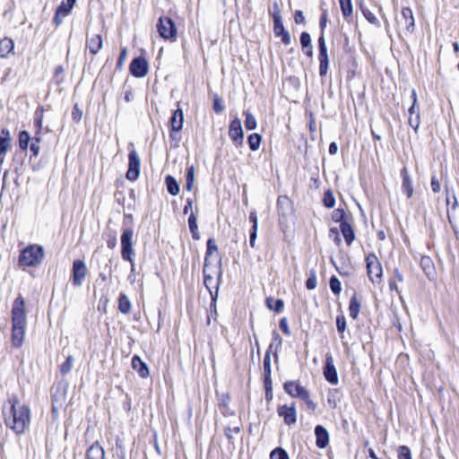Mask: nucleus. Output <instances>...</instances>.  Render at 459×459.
<instances>
[{
    "mask_svg": "<svg viewBox=\"0 0 459 459\" xmlns=\"http://www.w3.org/2000/svg\"><path fill=\"white\" fill-rule=\"evenodd\" d=\"M134 230L130 228L124 229L121 235V256L126 261H131L135 252L133 247Z\"/></svg>",
    "mask_w": 459,
    "mask_h": 459,
    "instance_id": "obj_4",
    "label": "nucleus"
},
{
    "mask_svg": "<svg viewBox=\"0 0 459 459\" xmlns=\"http://www.w3.org/2000/svg\"><path fill=\"white\" fill-rule=\"evenodd\" d=\"M261 139L262 138H261L260 134H251L248 136V139H247L249 148L252 151H257L259 149V147H260Z\"/></svg>",
    "mask_w": 459,
    "mask_h": 459,
    "instance_id": "obj_37",
    "label": "nucleus"
},
{
    "mask_svg": "<svg viewBox=\"0 0 459 459\" xmlns=\"http://www.w3.org/2000/svg\"><path fill=\"white\" fill-rule=\"evenodd\" d=\"M44 108L39 107L34 114V126L37 130L35 133V136L31 138V141L40 143L41 142V130L43 128V119H44Z\"/></svg>",
    "mask_w": 459,
    "mask_h": 459,
    "instance_id": "obj_19",
    "label": "nucleus"
},
{
    "mask_svg": "<svg viewBox=\"0 0 459 459\" xmlns=\"http://www.w3.org/2000/svg\"><path fill=\"white\" fill-rule=\"evenodd\" d=\"M74 357L72 355H69L67 358H66V360L65 362H64L61 366V372L62 374L65 375L67 373H69L73 368V363H74Z\"/></svg>",
    "mask_w": 459,
    "mask_h": 459,
    "instance_id": "obj_45",
    "label": "nucleus"
},
{
    "mask_svg": "<svg viewBox=\"0 0 459 459\" xmlns=\"http://www.w3.org/2000/svg\"><path fill=\"white\" fill-rule=\"evenodd\" d=\"M270 459H290L286 451L281 447L273 449L270 454Z\"/></svg>",
    "mask_w": 459,
    "mask_h": 459,
    "instance_id": "obj_43",
    "label": "nucleus"
},
{
    "mask_svg": "<svg viewBox=\"0 0 459 459\" xmlns=\"http://www.w3.org/2000/svg\"><path fill=\"white\" fill-rule=\"evenodd\" d=\"M44 257V250L39 245H30L24 248L19 256V266L22 268L34 267L39 264Z\"/></svg>",
    "mask_w": 459,
    "mask_h": 459,
    "instance_id": "obj_3",
    "label": "nucleus"
},
{
    "mask_svg": "<svg viewBox=\"0 0 459 459\" xmlns=\"http://www.w3.org/2000/svg\"><path fill=\"white\" fill-rule=\"evenodd\" d=\"M264 377H265V384L267 385L268 382H271L270 377H271V356L270 353L267 352L264 359Z\"/></svg>",
    "mask_w": 459,
    "mask_h": 459,
    "instance_id": "obj_39",
    "label": "nucleus"
},
{
    "mask_svg": "<svg viewBox=\"0 0 459 459\" xmlns=\"http://www.w3.org/2000/svg\"><path fill=\"white\" fill-rule=\"evenodd\" d=\"M217 250V245L214 239L209 238L207 241V251L205 258H207V262L209 261V256L212 255L213 252ZM206 259H204L205 261Z\"/></svg>",
    "mask_w": 459,
    "mask_h": 459,
    "instance_id": "obj_47",
    "label": "nucleus"
},
{
    "mask_svg": "<svg viewBox=\"0 0 459 459\" xmlns=\"http://www.w3.org/2000/svg\"><path fill=\"white\" fill-rule=\"evenodd\" d=\"M281 343H282V339H281V337L280 336V334H279L278 333L274 332V333H273V342H272V343L270 344L269 349H270V350H272V349H273V345H275V346H276V349H277L278 347L281 346Z\"/></svg>",
    "mask_w": 459,
    "mask_h": 459,
    "instance_id": "obj_52",
    "label": "nucleus"
},
{
    "mask_svg": "<svg viewBox=\"0 0 459 459\" xmlns=\"http://www.w3.org/2000/svg\"><path fill=\"white\" fill-rule=\"evenodd\" d=\"M346 213L344 212V210L342 209H336L333 212V215H332V218L334 221L336 222H342L344 221V217H345Z\"/></svg>",
    "mask_w": 459,
    "mask_h": 459,
    "instance_id": "obj_50",
    "label": "nucleus"
},
{
    "mask_svg": "<svg viewBox=\"0 0 459 459\" xmlns=\"http://www.w3.org/2000/svg\"><path fill=\"white\" fill-rule=\"evenodd\" d=\"M360 9H361V12H362L364 17L367 19V21L368 22H370L371 24L379 26L378 19L375 16V14L370 10L363 7L362 5H360Z\"/></svg>",
    "mask_w": 459,
    "mask_h": 459,
    "instance_id": "obj_40",
    "label": "nucleus"
},
{
    "mask_svg": "<svg viewBox=\"0 0 459 459\" xmlns=\"http://www.w3.org/2000/svg\"><path fill=\"white\" fill-rule=\"evenodd\" d=\"M186 181V190L192 191L195 183V167L193 165L187 168Z\"/></svg>",
    "mask_w": 459,
    "mask_h": 459,
    "instance_id": "obj_36",
    "label": "nucleus"
},
{
    "mask_svg": "<svg viewBox=\"0 0 459 459\" xmlns=\"http://www.w3.org/2000/svg\"><path fill=\"white\" fill-rule=\"evenodd\" d=\"M320 28H321V34H324V30L326 27L327 24V12L325 10L323 11L322 15L320 17Z\"/></svg>",
    "mask_w": 459,
    "mask_h": 459,
    "instance_id": "obj_58",
    "label": "nucleus"
},
{
    "mask_svg": "<svg viewBox=\"0 0 459 459\" xmlns=\"http://www.w3.org/2000/svg\"><path fill=\"white\" fill-rule=\"evenodd\" d=\"M13 321V343L15 347H21L23 344L26 329L25 302L22 297L15 299L12 309Z\"/></svg>",
    "mask_w": 459,
    "mask_h": 459,
    "instance_id": "obj_2",
    "label": "nucleus"
},
{
    "mask_svg": "<svg viewBox=\"0 0 459 459\" xmlns=\"http://www.w3.org/2000/svg\"><path fill=\"white\" fill-rule=\"evenodd\" d=\"M359 308H360V303L359 302L358 299L354 295L351 297V299L350 300V305H349L350 316L352 317L353 319H356L359 313Z\"/></svg>",
    "mask_w": 459,
    "mask_h": 459,
    "instance_id": "obj_32",
    "label": "nucleus"
},
{
    "mask_svg": "<svg viewBox=\"0 0 459 459\" xmlns=\"http://www.w3.org/2000/svg\"><path fill=\"white\" fill-rule=\"evenodd\" d=\"M272 15L273 19V31L275 36L281 37V41L284 45H290L291 41L290 35L283 26L280 10H275Z\"/></svg>",
    "mask_w": 459,
    "mask_h": 459,
    "instance_id": "obj_8",
    "label": "nucleus"
},
{
    "mask_svg": "<svg viewBox=\"0 0 459 459\" xmlns=\"http://www.w3.org/2000/svg\"><path fill=\"white\" fill-rule=\"evenodd\" d=\"M14 49V42L9 38H4L0 41V57L7 58L8 55Z\"/></svg>",
    "mask_w": 459,
    "mask_h": 459,
    "instance_id": "obj_27",
    "label": "nucleus"
},
{
    "mask_svg": "<svg viewBox=\"0 0 459 459\" xmlns=\"http://www.w3.org/2000/svg\"><path fill=\"white\" fill-rule=\"evenodd\" d=\"M267 307L275 312H280L283 307V301L281 299H274L273 298H268L266 299Z\"/></svg>",
    "mask_w": 459,
    "mask_h": 459,
    "instance_id": "obj_38",
    "label": "nucleus"
},
{
    "mask_svg": "<svg viewBox=\"0 0 459 459\" xmlns=\"http://www.w3.org/2000/svg\"><path fill=\"white\" fill-rule=\"evenodd\" d=\"M294 20L296 23H303L305 22L303 13L299 10H297L294 14Z\"/></svg>",
    "mask_w": 459,
    "mask_h": 459,
    "instance_id": "obj_62",
    "label": "nucleus"
},
{
    "mask_svg": "<svg viewBox=\"0 0 459 459\" xmlns=\"http://www.w3.org/2000/svg\"><path fill=\"white\" fill-rule=\"evenodd\" d=\"M244 115L246 117L245 126L247 130H253L256 127V119L255 117L249 112L245 111Z\"/></svg>",
    "mask_w": 459,
    "mask_h": 459,
    "instance_id": "obj_41",
    "label": "nucleus"
},
{
    "mask_svg": "<svg viewBox=\"0 0 459 459\" xmlns=\"http://www.w3.org/2000/svg\"><path fill=\"white\" fill-rule=\"evenodd\" d=\"M11 144V135L8 129H2L0 134V152H7Z\"/></svg>",
    "mask_w": 459,
    "mask_h": 459,
    "instance_id": "obj_30",
    "label": "nucleus"
},
{
    "mask_svg": "<svg viewBox=\"0 0 459 459\" xmlns=\"http://www.w3.org/2000/svg\"><path fill=\"white\" fill-rule=\"evenodd\" d=\"M324 204L327 208H333L335 204V199L331 191H326L324 195Z\"/></svg>",
    "mask_w": 459,
    "mask_h": 459,
    "instance_id": "obj_46",
    "label": "nucleus"
},
{
    "mask_svg": "<svg viewBox=\"0 0 459 459\" xmlns=\"http://www.w3.org/2000/svg\"><path fill=\"white\" fill-rule=\"evenodd\" d=\"M280 328L281 329V331L285 334H287V335L290 334V327H289V325H288V321H287V319L285 317L281 319V321H280Z\"/></svg>",
    "mask_w": 459,
    "mask_h": 459,
    "instance_id": "obj_57",
    "label": "nucleus"
},
{
    "mask_svg": "<svg viewBox=\"0 0 459 459\" xmlns=\"http://www.w3.org/2000/svg\"><path fill=\"white\" fill-rule=\"evenodd\" d=\"M285 392L290 394L291 397L296 398H307L308 391L300 385V384L297 381H288L284 384Z\"/></svg>",
    "mask_w": 459,
    "mask_h": 459,
    "instance_id": "obj_14",
    "label": "nucleus"
},
{
    "mask_svg": "<svg viewBox=\"0 0 459 459\" xmlns=\"http://www.w3.org/2000/svg\"><path fill=\"white\" fill-rule=\"evenodd\" d=\"M396 23L404 34H411L415 27V20L412 10L410 7H403L401 16L397 17Z\"/></svg>",
    "mask_w": 459,
    "mask_h": 459,
    "instance_id": "obj_5",
    "label": "nucleus"
},
{
    "mask_svg": "<svg viewBox=\"0 0 459 459\" xmlns=\"http://www.w3.org/2000/svg\"><path fill=\"white\" fill-rule=\"evenodd\" d=\"M157 30L161 38L169 40H175L177 28L172 20L169 17H160L157 23Z\"/></svg>",
    "mask_w": 459,
    "mask_h": 459,
    "instance_id": "obj_6",
    "label": "nucleus"
},
{
    "mask_svg": "<svg viewBox=\"0 0 459 459\" xmlns=\"http://www.w3.org/2000/svg\"><path fill=\"white\" fill-rule=\"evenodd\" d=\"M316 437V446L319 448H325L329 442V435L327 430L323 426H316L315 429Z\"/></svg>",
    "mask_w": 459,
    "mask_h": 459,
    "instance_id": "obj_23",
    "label": "nucleus"
},
{
    "mask_svg": "<svg viewBox=\"0 0 459 459\" xmlns=\"http://www.w3.org/2000/svg\"><path fill=\"white\" fill-rule=\"evenodd\" d=\"M301 400L307 403L308 408L313 411L316 410V404L310 399L309 393H307V398H302Z\"/></svg>",
    "mask_w": 459,
    "mask_h": 459,
    "instance_id": "obj_64",
    "label": "nucleus"
},
{
    "mask_svg": "<svg viewBox=\"0 0 459 459\" xmlns=\"http://www.w3.org/2000/svg\"><path fill=\"white\" fill-rule=\"evenodd\" d=\"M188 225L190 232L192 233V237L195 239H199V232L197 226V219L194 212H191L188 217Z\"/></svg>",
    "mask_w": 459,
    "mask_h": 459,
    "instance_id": "obj_33",
    "label": "nucleus"
},
{
    "mask_svg": "<svg viewBox=\"0 0 459 459\" xmlns=\"http://www.w3.org/2000/svg\"><path fill=\"white\" fill-rule=\"evenodd\" d=\"M30 144L29 145L30 152L34 157H38L40 153L39 143L34 141H30Z\"/></svg>",
    "mask_w": 459,
    "mask_h": 459,
    "instance_id": "obj_53",
    "label": "nucleus"
},
{
    "mask_svg": "<svg viewBox=\"0 0 459 459\" xmlns=\"http://www.w3.org/2000/svg\"><path fill=\"white\" fill-rule=\"evenodd\" d=\"M213 109L216 112H221L224 109V107L221 101L219 99H215L213 102Z\"/></svg>",
    "mask_w": 459,
    "mask_h": 459,
    "instance_id": "obj_63",
    "label": "nucleus"
},
{
    "mask_svg": "<svg viewBox=\"0 0 459 459\" xmlns=\"http://www.w3.org/2000/svg\"><path fill=\"white\" fill-rule=\"evenodd\" d=\"M316 285H317V281H316V276L313 274L312 276H310L307 281H306V287L308 289V290H314L316 288Z\"/></svg>",
    "mask_w": 459,
    "mask_h": 459,
    "instance_id": "obj_54",
    "label": "nucleus"
},
{
    "mask_svg": "<svg viewBox=\"0 0 459 459\" xmlns=\"http://www.w3.org/2000/svg\"><path fill=\"white\" fill-rule=\"evenodd\" d=\"M118 309L123 314H128L131 310V302L128 297L121 293L118 299Z\"/></svg>",
    "mask_w": 459,
    "mask_h": 459,
    "instance_id": "obj_31",
    "label": "nucleus"
},
{
    "mask_svg": "<svg viewBox=\"0 0 459 459\" xmlns=\"http://www.w3.org/2000/svg\"><path fill=\"white\" fill-rule=\"evenodd\" d=\"M401 177L403 178L402 190L408 198H411L413 195V186L406 167L401 170Z\"/></svg>",
    "mask_w": 459,
    "mask_h": 459,
    "instance_id": "obj_20",
    "label": "nucleus"
},
{
    "mask_svg": "<svg viewBox=\"0 0 459 459\" xmlns=\"http://www.w3.org/2000/svg\"><path fill=\"white\" fill-rule=\"evenodd\" d=\"M129 69L134 77L142 78L148 73V63L143 57H136L131 62Z\"/></svg>",
    "mask_w": 459,
    "mask_h": 459,
    "instance_id": "obj_13",
    "label": "nucleus"
},
{
    "mask_svg": "<svg viewBox=\"0 0 459 459\" xmlns=\"http://www.w3.org/2000/svg\"><path fill=\"white\" fill-rule=\"evenodd\" d=\"M431 189L434 193H438L441 190L440 183L435 177L431 178Z\"/></svg>",
    "mask_w": 459,
    "mask_h": 459,
    "instance_id": "obj_60",
    "label": "nucleus"
},
{
    "mask_svg": "<svg viewBox=\"0 0 459 459\" xmlns=\"http://www.w3.org/2000/svg\"><path fill=\"white\" fill-rule=\"evenodd\" d=\"M9 403L11 404L10 415L5 416V423L16 434H22L29 427L30 410L27 405L21 403L15 396L9 400Z\"/></svg>",
    "mask_w": 459,
    "mask_h": 459,
    "instance_id": "obj_1",
    "label": "nucleus"
},
{
    "mask_svg": "<svg viewBox=\"0 0 459 459\" xmlns=\"http://www.w3.org/2000/svg\"><path fill=\"white\" fill-rule=\"evenodd\" d=\"M420 266L422 267L425 274L431 278L434 275V265L429 256H422L420 259Z\"/></svg>",
    "mask_w": 459,
    "mask_h": 459,
    "instance_id": "obj_29",
    "label": "nucleus"
},
{
    "mask_svg": "<svg viewBox=\"0 0 459 459\" xmlns=\"http://www.w3.org/2000/svg\"><path fill=\"white\" fill-rule=\"evenodd\" d=\"M324 376L325 379L332 385L338 384L337 371L333 364V356L330 353L326 354L325 364L324 367Z\"/></svg>",
    "mask_w": 459,
    "mask_h": 459,
    "instance_id": "obj_12",
    "label": "nucleus"
},
{
    "mask_svg": "<svg viewBox=\"0 0 459 459\" xmlns=\"http://www.w3.org/2000/svg\"><path fill=\"white\" fill-rule=\"evenodd\" d=\"M279 416L282 417L284 422L287 425L295 424L297 421V412L295 403H291L290 406L281 405L278 408Z\"/></svg>",
    "mask_w": 459,
    "mask_h": 459,
    "instance_id": "obj_17",
    "label": "nucleus"
},
{
    "mask_svg": "<svg viewBox=\"0 0 459 459\" xmlns=\"http://www.w3.org/2000/svg\"><path fill=\"white\" fill-rule=\"evenodd\" d=\"M399 459H410L411 457V451L408 446H401L398 449Z\"/></svg>",
    "mask_w": 459,
    "mask_h": 459,
    "instance_id": "obj_49",
    "label": "nucleus"
},
{
    "mask_svg": "<svg viewBox=\"0 0 459 459\" xmlns=\"http://www.w3.org/2000/svg\"><path fill=\"white\" fill-rule=\"evenodd\" d=\"M229 135L236 144H241L243 143L244 133L239 118L237 117L231 121L229 129Z\"/></svg>",
    "mask_w": 459,
    "mask_h": 459,
    "instance_id": "obj_16",
    "label": "nucleus"
},
{
    "mask_svg": "<svg viewBox=\"0 0 459 459\" xmlns=\"http://www.w3.org/2000/svg\"><path fill=\"white\" fill-rule=\"evenodd\" d=\"M216 274H217L216 278L212 275L211 268L209 266V264H207V259H206L204 262V282L211 293H212V288H214L217 290L218 281L221 276V269L218 270Z\"/></svg>",
    "mask_w": 459,
    "mask_h": 459,
    "instance_id": "obj_18",
    "label": "nucleus"
},
{
    "mask_svg": "<svg viewBox=\"0 0 459 459\" xmlns=\"http://www.w3.org/2000/svg\"><path fill=\"white\" fill-rule=\"evenodd\" d=\"M184 115L181 108H178L174 111L170 118V126L172 131H180L183 126Z\"/></svg>",
    "mask_w": 459,
    "mask_h": 459,
    "instance_id": "obj_25",
    "label": "nucleus"
},
{
    "mask_svg": "<svg viewBox=\"0 0 459 459\" xmlns=\"http://www.w3.org/2000/svg\"><path fill=\"white\" fill-rule=\"evenodd\" d=\"M82 116V112L79 109L78 106L74 107L72 117L74 121H80Z\"/></svg>",
    "mask_w": 459,
    "mask_h": 459,
    "instance_id": "obj_59",
    "label": "nucleus"
},
{
    "mask_svg": "<svg viewBox=\"0 0 459 459\" xmlns=\"http://www.w3.org/2000/svg\"><path fill=\"white\" fill-rule=\"evenodd\" d=\"M337 330L340 333H343L346 329V319L343 316H339L336 318Z\"/></svg>",
    "mask_w": 459,
    "mask_h": 459,
    "instance_id": "obj_51",
    "label": "nucleus"
},
{
    "mask_svg": "<svg viewBox=\"0 0 459 459\" xmlns=\"http://www.w3.org/2000/svg\"><path fill=\"white\" fill-rule=\"evenodd\" d=\"M318 48H319V74L324 76L327 74L329 58L327 55V48L325 44V36L322 33L318 39Z\"/></svg>",
    "mask_w": 459,
    "mask_h": 459,
    "instance_id": "obj_9",
    "label": "nucleus"
},
{
    "mask_svg": "<svg viewBox=\"0 0 459 459\" xmlns=\"http://www.w3.org/2000/svg\"><path fill=\"white\" fill-rule=\"evenodd\" d=\"M128 170L126 172V178L130 181H134L138 178L140 174L141 161L136 151L132 150L128 154Z\"/></svg>",
    "mask_w": 459,
    "mask_h": 459,
    "instance_id": "obj_10",
    "label": "nucleus"
},
{
    "mask_svg": "<svg viewBox=\"0 0 459 459\" xmlns=\"http://www.w3.org/2000/svg\"><path fill=\"white\" fill-rule=\"evenodd\" d=\"M165 183L168 189V192L171 195H178L180 191L179 184L172 176H167L165 178Z\"/></svg>",
    "mask_w": 459,
    "mask_h": 459,
    "instance_id": "obj_28",
    "label": "nucleus"
},
{
    "mask_svg": "<svg viewBox=\"0 0 459 459\" xmlns=\"http://www.w3.org/2000/svg\"><path fill=\"white\" fill-rule=\"evenodd\" d=\"M240 431L239 427L227 428L225 429V435L229 439H232L234 434H238Z\"/></svg>",
    "mask_w": 459,
    "mask_h": 459,
    "instance_id": "obj_55",
    "label": "nucleus"
},
{
    "mask_svg": "<svg viewBox=\"0 0 459 459\" xmlns=\"http://www.w3.org/2000/svg\"><path fill=\"white\" fill-rule=\"evenodd\" d=\"M126 57H127V50L126 48H122L121 53L119 55L117 65L121 66L124 64V62L126 61Z\"/></svg>",
    "mask_w": 459,
    "mask_h": 459,
    "instance_id": "obj_61",
    "label": "nucleus"
},
{
    "mask_svg": "<svg viewBox=\"0 0 459 459\" xmlns=\"http://www.w3.org/2000/svg\"><path fill=\"white\" fill-rule=\"evenodd\" d=\"M30 141L31 137L27 131L23 130L20 132L18 143L21 150L26 151L29 148Z\"/></svg>",
    "mask_w": 459,
    "mask_h": 459,
    "instance_id": "obj_34",
    "label": "nucleus"
},
{
    "mask_svg": "<svg viewBox=\"0 0 459 459\" xmlns=\"http://www.w3.org/2000/svg\"><path fill=\"white\" fill-rule=\"evenodd\" d=\"M132 368L138 373V375L142 378H146L149 377V368L145 362H143L141 358L137 355H134L132 358Z\"/></svg>",
    "mask_w": 459,
    "mask_h": 459,
    "instance_id": "obj_21",
    "label": "nucleus"
},
{
    "mask_svg": "<svg viewBox=\"0 0 459 459\" xmlns=\"http://www.w3.org/2000/svg\"><path fill=\"white\" fill-rule=\"evenodd\" d=\"M102 47V38L100 34H91L87 39V48L93 55L97 54Z\"/></svg>",
    "mask_w": 459,
    "mask_h": 459,
    "instance_id": "obj_24",
    "label": "nucleus"
},
{
    "mask_svg": "<svg viewBox=\"0 0 459 459\" xmlns=\"http://www.w3.org/2000/svg\"><path fill=\"white\" fill-rule=\"evenodd\" d=\"M300 44L302 46L303 49H306L309 47H312L311 45V37L307 32H302L300 35Z\"/></svg>",
    "mask_w": 459,
    "mask_h": 459,
    "instance_id": "obj_48",
    "label": "nucleus"
},
{
    "mask_svg": "<svg viewBox=\"0 0 459 459\" xmlns=\"http://www.w3.org/2000/svg\"><path fill=\"white\" fill-rule=\"evenodd\" d=\"M339 2L343 17L351 18L353 11L351 0H339Z\"/></svg>",
    "mask_w": 459,
    "mask_h": 459,
    "instance_id": "obj_35",
    "label": "nucleus"
},
{
    "mask_svg": "<svg viewBox=\"0 0 459 459\" xmlns=\"http://www.w3.org/2000/svg\"><path fill=\"white\" fill-rule=\"evenodd\" d=\"M340 230L345 239V242L348 246L351 245V243L355 239V234L353 229L347 221H342L340 224Z\"/></svg>",
    "mask_w": 459,
    "mask_h": 459,
    "instance_id": "obj_26",
    "label": "nucleus"
},
{
    "mask_svg": "<svg viewBox=\"0 0 459 459\" xmlns=\"http://www.w3.org/2000/svg\"><path fill=\"white\" fill-rule=\"evenodd\" d=\"M366 262L368 275L370 281L373 282L379 281L382 278L383 270L377 257L373 254H369L366 258Z\"/></svg>",
    "mask_w": 459,
    "mask_h": 459,
    "instance_id": "obj_7",
    "label": "nucleus"
},
{
    "mask_svg": "<svg viewBox=\"0 0 459 459\" xmlns=\"http://www.w3.org/2000/svg\"><path fill=\"white\" fill-rule=\"evenodd\" d=\"M331 290L335 294L339 295L342 290L341 281L337 277L332 276L329 281Z\"/></svg>",
    "mask_w": 459,
    "mask_h": 459,
    "instance_id": "obj_44",
    "label": "nucleus"
},
{
    "mask_svg": "<svg viewBox=\"0 0 459 459\" xmlns=\"http://www.w3.org/2000/svg\"><path fill=\"white\" fill-rule=\"evenodd\" d=\"M87 273V267L83 261L75 260L73 264V283L81 286Z\"/></svg>",
    "mask_w": 459,
    "mask_h": 459,
    "instance_id": "obj_15",
    "label": "nucleus"
},
{
    "mask_svg": "<svg viewBox=\"0 0 459 459\" xmlns=\"http://www.w3.org/2000/svg\"><path fill=\"white\" fill-rule=\"evenodd\" d=\"M412 98V105L409 108V125L414 129L416 132L420 124V107L417 101V93L415 90L411 91Z\"/></svg>",
    "mask_w": 459,
    "mask_h": 459,
    "instance_id": "obj_11",
    "label": "nucleus"
},
{
    "mask_svg": "<svg viewBox=\"0 0 459 459\" xmlns=\"http://www.w3.org/2000/svg\"><path fill=\"white\" fill-rule=\"evenodd\" d=\"M249 221L252 222V230L257 231L258 222L255 212H251L249 214Z\"/></svg>",
    "mask_w": 459,
    "mask_h": 459,
    "instance_id": "obj_56",
    "label": "nucleus"
},
{
    "mask_svg": "<svg viewBox=\"0 0 459 459\" xmlns=\"http://www.w3.org/2000/svg\"><path fill=\"white\" fill-rule=\"evenodd\" d=\"M74 4H70L67 3H62L58 8L56 9L57 17H65L68 15L73 9Z\"/></svg>",
    "mask_w": 459,
    "mask_h": 459,
    "instance_id": "obj_42",
    "label": "nucleus"
},
{
    "mask_svg": "<svg viewBox=\"0 0 459 459\" xmlns=\"http://www.w3.org/2000/svg\"><path fill=\"white\" fill-rule=\"evenodd\" d=\"M87 459H105L104 448L99 442L93 443L87 450Z\"/></svg>",
    "mask_w": 459,
    "mask_h": 459,
    "instance_id": "obj_22",
    "label": "nucleus"
}]
</instances>
